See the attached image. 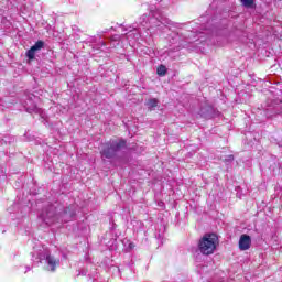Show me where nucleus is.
I'll use <instances>...</instances> for the list:
<instances>
[{"label": "nucleus", "instance_id": "7", "mask_svg": "<svg viewBox=\"0 0 282 282\" xmlns=\"http://www.w3.org/2000/svg\"><path fill=\"white\" fill-rule=\"evenodd\" d=\"M191 28H192L191 34L193 39H195V34H215V26L210 29H207L204 25H202L200 28H197V23H192Z\"/></svg>", "mask_w": 282, "mask_h": 282}, {"label": "nucleus", "instance_id": "22", "mask_svg": "<svg viewBox=\"0 0 282 282\" xmlns=\"http://www.w3.org/2000/svg\"><path fill=\"white\" fill-rule=\"evenodd\" d=\"M180 50V46H176V51H178Z\"/></svg>", "mask_w": 282, "mask_h": 282}, {"label": "nucleus", "instance_id": "20", "mask_svg": "<svg viewBox=\"0 0 282 282\" xmlns=\"http://www.w3.org/2000/svg\"><path fill=\"white\" fill-rule=\"evenodd\" d=\"M229 160H234L232 155L229 156Z\"/></svg>", "mask_w": 282, "mask_h": 282}, {"label": "nucleus", "instance_id": "4", "mask_svg": "<svg viewBox=\"0 0 282 282\" xmlns=\"http://www.w3.org/2000/svg\"><path fill=\"white\" fill-rule=\"evenodd\" d=\"M219 238L215 234H206L198 242V250L202 254H213L217 248Z\"/></svg>", "mask_w": 282, "mask_h": 282}, {"label": "nucleus", "instance_id": "12", "mask_svg": "<svg viewBox=\"0 0 282 282\" xmlns=\"http://www.w3.org/2000/svg\"><path fill=\"white\" fill-rule=\"evenodd\" d=\"M167 41L172 45H177V43H180V34L173 32L171 35L167 36Z\"/></svg>", "mask_w": 282, "mask_h": 282}, {"label": "nucleus", "instance_id": "1", "mask_svg": "<svg viewBox=\"0 0 282 282\" xmlns=\"http://www.w3.org/2000/svg\"><path fill=\"white\" fill-rule=\"evenodd\" d=\"M163 7L169 8V0H161L154 9L151 8L150 18L148 14L141 15L139 19V25H141V28H147L150 32L155 34L171 31L174 23L169 20V18L164 17V13L162 12Z\"/></svg>", "mask_w": 282, "mask_h": 282}, {"label": "nucleus", "instance_id": "18", "mask_svg": "<svg viewBox=\"0 0 282 282\" xmlns=\"http://www.w3.org/2000/svg\"><path fill=\"white\" fill-rule=\"evenodd\" d=\"M90 43H96V39L91 37Z\"/></svg>", "mask_w": 282, "mask_h": 282}, {"label": "nucleus", "instance_id": "2", "mask_svg": "<svg viewBox=\"0 0 282 282\" xmlns=\"http://www.w3.org/2000/svg\"><path fill=\"white\" fill-rule=\"evenodd\" d=\"M33 261L42 263L47 272H56V268L61 265V259L52 256L50 248L41 243L33 247Z\"/></svg>", "mask_w": 282, "mask_h": 282}, {"label": "nucleus", "instance_id": "3", "mask_svg": "<svg viewBox=\"0 0 282 282\" xmlns=\"http://www.w3.org/2000/svg\"><path fill=\"white\" fill-rule=\"evenodd\" d=\"M76 215V210L74 206L67 207L62 215L56 214V207L54 205H50L47 208H44L40 214V219L46 224V226H52L56 224V221H72Z\"/></svg>", "mask_w": 282, "mask_h": 282}, {"label": "nucleus", "instance_id": "21", "mask_svg": "<svg viewBox=\"0 0 282 282\" xmlns=\"http://www.w3.org/2000/svg\"><path fill=\"white\" fill-rule=\"evenodd\" d=\"M130 248H133V243H130Z\"/></svg>", "mask_w": 282, "mask_h": 282}, {"label": "nucleus", "instance_id": "6", "mask_svg": "<svg viewBox=\"0 0 282 282\" xmlns=\"http://www.w3.org/2000/svg\"><path fill=\"white\" fill-rule=\"evenodd\" d=\"M36 96L29 95L25 97V101L23 102L24 109H26L28 113H40L41 109L36 107Z\"/></svg>", "mask_w": 282, "mask_h": 282}, {"label": "nucleus", "instance_id": "17", "mask_svg": "<svg viewBox=\"0 0 282 282\" xmlns=\"http://www.w3.org/2000/svg\"><path fill=\"white\" fill-rule=\"evenodd\" d=\"M100 47H105V42H99V44H97V50H100Z\"/></svg>", "mask_w": 282, "mask_h": 282}, {"label": "nucleus", "instance_id": "5", "mask_svg": "<svg viewBox=\"0 0 282 282\" xmlns=\"http://www.w3.org/2000/svg\"><path fill=\"white\" fill-rule=\"evenodd\" d=\"M126 144L127 142L124 140H111L104 144V148L100 152L102 160H111L112 158H116L117 151L124 149Z\"/></svg>", "mask_w": 282, "mask_h": 282}, {"label": "nucleus", "instance_id": "9", "mask_svg": "<svg viewBox=\"0 0 282 282\" xmlns=\"http://www.w3.org/2000/svg\"><path fill=\"white\" fill-rule=\"evenodd\" d=\"M199 116L200 118H206V119L214 118L215 108H213V106L210 105H205L200 108Z\"/></svg>", "mask_w": 282, "mask_h": 282}, {"label": "nucleus", "instance_id": "10", "mask_svg": "<svg viewBox=\"0 0 282 282\" xmlns=\"http://www.w3.org/2000/svg\"><path fill=\"white\" fill-rule=\"evenodd\" d=\"M252 245V238L248 235H241L239 239V248L240 250H250V246Z\"/></svg>", "mask_w": 282, "mask_h": 282}, {"label": "nucleus", "instance_id": "24", "mask_svg": "<svg viewBox=\"0 0 282 282\" xmlns=\"http://www.w3.org/2000/svg\"><path fill=\"white\" fill-rule=\"evenodd\" d=\"M93 282H97L96 280H93Z\"/></svg>", "mask_w": 282, "mask_h": 282}, {"label": "nucleus", "instance_id": "14", "mask_svg": "<svg viewBox=\"0 0 282 282\" xmlns=\"http://www.w3.org/2000/svg\"><path fill=\"white\" fill-rule=\"evenodd\" d=\"M240 2L245 8H253L254 7V0H240Z\"/></svg>", "mask_w": 282, "mask_h": 282}, {"label": "nucleus", "instance_id": "19", "mask_svg": "<svg viewBox=\"0 0 282 282\" xmlns=\"http://www.w3.org/2000/svg\"><path fill=\"white\" fill-rule=\"evenodd\" d=\"M189 41H193V39H191V35H188V37H187Z\"/></svg>", "mask_w": 282, "mask_h": 282}, {"label": "nucleus", "instance_id": "15", "mask_svg": "<svg viewBox=\"0 0 282 282\" xmlns=\"http://www.w3.org/2000/svg\"><path fill=\"white\" fill-rule=\"evenodd\" d=\"M156 74L159 76H166V66L164 65L159 66L156 69Z\"/></svg>", "mask_w": 282, "mask_h": 282}, {"label": "nucleus", "instance_id": "13", "mask_svg": "<svg viewBox=\"0 0 282 282\" xmlns=\"http://www.w3.org/2000/svg\"><path fill=\"white\" fill-rule=\"evenodd\" d=\"M159 104H160V101L158 99L152 98L147 101V107H148V109L153 110V109H155V107H158Z\"/></svg>", "mask_w": 282, "mask_h": 282}, {"label": "nucleus", "instance_id": "23", "mask_svg": "<svg viewBox=\"0 0 282 282\" xmlns=\"http://www.w3.org/2000/svg\"><path fill=\"white\" fill-rule=\"evenodd\" d=\"M26 270H30V267H26Z\"/></svg>", "mask_w": 282, "mask_h": 282}, {"label": "nucleus", "instance_id": "11", "mask_svg": "<svg viewBox=\"0 0 282 282\" xmlns=\"http://www.w3.org/2000/svg\"><path fill=\"white\" fill-rule=\"evenodd\" d=\"M126 39L129 41L130 45L133 43H135V41H139L140 40V31L139 30H133V31H129L127 34H126Z\"/></svg>", "mask_w": 282, "mask_h": 282}, {"label": "nucleus", "instance_id": "16", "mask_svg": "<svg viewBox=\"0 0 282 282\" xmlns=\"http://www.w3.org/2000/svg\"><path fill=\"white\" fill-rule=\"evenodd\" d=\"M8 107H10V104H8V101H2V104H0V111L8 109Z\"/></svg>", "mask_w": 282, "mask_h": 282}, {"label": "nucleus", "instance_id": "8", "mask_svg": "<svg viewBox=\"0 0 282 282\" xmlns=\"http://www.w3.org/2000/svg\"><path fill=\"white\" fill-rule=\"evenodd\" d=\"M43 45H45V43L43 41H37L28 52H26V57L29 58V61H34V57L36 56V52H39V50H43Z\"/></svg>", "mask_w": 282, "mask_h": 282}]
</instances>
